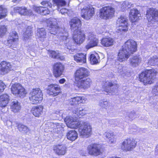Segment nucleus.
Here are the masks:
<instances>
[{
    "mask_svg": "<svg viewBox=\"0 0 158 158\" xmlns=\"http://www.w3.org/2000/svg\"><path fill=\"white\" fill-rule=\"evenodd\" d=\"M88 153L90 155L98 156L103 152L102 145L98 144H93L89 146L87 148Z\"/></svg>",
    "mask_w": 158,
    "mask_h": 158,
    "instance_id": "7",
    "label": "nucleus"
},
{
    "mask_svg": "<svg viewBox=\"0 0 158 158\" xmlns=\"http://www.w3.org/2000/svg\"><path fill=\"white\" fill-rule=\"evenodd\" d=\"M68 127L71 128H79V132L83 137L87 138L91 135L92 128L90 123L82 121H77L72 117H66L64 120Z\"/></svg>",
    "mask_w": 158,
    "mask_h": 158,
    "instance_id": "1",
    "label": "nucleus"
},
{
    "mask_svg": "<svg viewBox=\"0 0 158 158\" xmlns=\"http://www.w3.org/2000/svg\"><path fill=\"white\" fill-rule=\"evenodd\" d=\"M6 87V85L2 81L0 80V92H3Z\"/></svg>",
    "mask_w": 158,
    "mask_h": 158,
    "instance_id": "53",
    "label": "nucleus"
},
{
    "mask_svg": "<svg viewBox=\"0 0 158 158\" xmlns=\"http://www.w3.org/2000/svg\"><path fill=\"white\" fill-rule=\"evenodd\" d=\"M60 41H65L67 42V41L68 39V33L63 30V32H60L56 35Z\"/></svg>",
    "mask_w": 158,
    "mask_h": 158,
    "instance_id": "39",
    "label": "nucleus"
},
{
    "mask_svg": "<svg viewBox=\"0 0 158 158\" xmlns=\"http://www.w3.org/2000/svg\"><path fill=\"white\" fill-rule=\"evenodd\" d=\"M103 135L106 138L109 139L110 138L113 137V136L114 135L113 132H112L111 131H110L105 132L104 134Z\"/></svg>",
    "mask_w": 158,
    "mask_h": 158,
    "instance_id": "50",
    "label": "nucleus"
},
{
    "mask_svg": "<svg viewBox=\"0 0 158 158\" xmlns=\"http://www.w3.org/2000/svg\"><path fill=\"white\" fill-rule=\"evenodd\" d=\"M34 9L37 12L42 15H45L50 13V11L48 8L45 7L35 6L34 7Z\"/></svg>",
    "mask_w": 158,
    "mask_h": 158,
    "instance_id": "32",
    "label": "nucleus"
},
{
    "mask_svg": "<svg viewBox=\"0 0 158 158\" xmlns=\"http://www.w3.org/2000/svg\"><path fill=\"white\" fill-rule=\"evenodd\" d=\"M137 142L134 140L127 139L124 141L121 146L122 150L126 151L133 149L136 146Z\"/></svg>",
    "mask_w": 158,
    "mask_h": 158,
    "instance_id": "9",
    "label": "nucleus"
},
{
    "mask_svg": "<svg viewBox=\"0 0 158 158\" xmlns=\"http://www.w3.org/2000/svg\"><path fill=\"white\" fill-rule=\"evenodd\" d=\"M123 47L122 49L120 50L118 54V60L120 62H122L127 60L131 54Z\"/></svg>",
    "mask_w": 158,
    "mask_h": 158,
    "instance_id": "23",
    "label": "nucleus"
},
{
    "mask_svg": "<svg viewBox=\"0 0 158 158\" xmlns=\"http://www.w3.org/2000/svg\"><path fill=\"white\" fill-rule=\"evenodd\" d=\"M7 10L2 7L0 6V19L4 18L6 16Z\"/></svg>",
    "mask_w": 158,
    "mask_h": 158,
    "instance_id": "47",
    "label": "nucleus"
},
{
    "mask_svg": "<svg viewBox=\"0 0 158 158\" xmlns=\"http://www.w3.org/2000/svg\"><path fill=\"white\" fill-rule=\"evenodd\" d=\"M48 27H49L50 33L51 34L56 35L59 28L56 20L54 19H50L47 20Z\"/></svg>",
    "mask_w": 158,
    "mask_h": 158,
    "instance_id": "13",
    "label": "nucleus"
},
{
    "mask_svg": "<svg viewBox=\"0 0 158 158\" xmlns=\"http://www.w3.org/2000/svg\"><path fill=\"white\" fill-rule=\"evenodd\" d=\"M104 84V85H103V86L104 89V91L108 94L114 92L118 88L116 85L113 84L112 83L109 81H106Z\"/></svg>",
    "mask_w": 158,
    "mask_h": 158,
    "instance_id": "21",
    "label": "nucleus"
},
{
    "mask_svg": "<svg viewBox=\"0 0 158 158\" xmlns=\"http://www.w3.org/2000/svg\"><path fill=\"white\" fill-rule=\"evenodd\" d=\"M114 40L110 38H105L101 40V44L106 47L112 46L113 44Z\"/></svg>",
    "mask_w": 158,
    "mask_h": 158,
    "instance_id": "35",
    "label": "nucleus"
},
{
    "mask_svg": "<svg viewBox=\"0 0 158 158\" xmlns=\"http://www.w3.org/2000/svg\"><path fill=\"white\" fill-rule=\"evenodd\" d=\"M18 130L22 133L27 134L30 131L27 126L21 123H19L17 126Z\"/></svg>",
    "mask_w": 158,
    "mask_h": 158,
    "instance_id": "40",
    "label": "nucleus"
},
{
    "mask_svg": "<svg viewBox=\"0 0 158 158\" xmlns=\"http://www.w3.org/2000/svg\"><path fill=\"white\" fill-rule=\"evenodd\" d=\"M54 5L57 6L58 10L65 6L66 2L64 0H53Z\"/></svg>",
    "mask_w": 158,
    "mask_h": 158,
    "instance_id": "41",
    "label": "nucleus"
},
{
    "mask_svg": "<svg viewBox=\"0 0 158 158\" xmlns=\"http://www.w3.org/2000/svg\"><path fill=\"white\" fill-rule=\"evenodd\" d=\"M90 61L92 64H96L98 62V56L94 54H92L90 56Z\"/></svg>",
    "mask_w": 158,
    "mask_h": 158,
    "instance_id": "48",
    "label": "nucleus"
},
{
    "mask_svg": "<svg viewBox=\"0 0 158 158\" xmlns=\"http://www.w3.org/2000/svg\"><path fill=\"white\" fill-rule=\"evenodd\" d=\"M86 54L82 53H77L74 56V60L77 63L83 64L86 61Z\"/></svg>",
    "mask_w": 158,
    "mask_h": 158,
    "instance_id": "28",
    "label": "nucleus"
},
{
    "mask_svg": "<svg viewBox=\"0 0 158 158\" xmlns=\"http://www.w3.org/2000/svg\"><path fill=\"white\" fill-rule=\"evenodd\" d=\"M123 47L131 54L136 51L137 45L135 41L132 40H129L125 43Z\"/></svg>",
    "mask_w": 158,
    "mask_h": 158,
    "instance_id": "11",
    "label": "nucleus"
},
{
    "mask_svg": "<svg viewBox=\"0 0 158 158\" xmlns=\"http://www.w3.org/2000/svg\"><path fill=\"white\" fill-rule=\"evenodd\" d=\"M114 12V9L111 6H105L100 10L99 16L101 18L109 19L113 17Z\"/></svg>",
    "mask_w": 158,
    "mask_h": 158,
    "instance_id": "6",
    "label": "nucleus"
},
{
    "mask_svg": "<svg viewBox=\"0 0 158 158\" xmlns=\"http://www.w3.org/2000/svg\"><path fill=\"white\" fill-rule=\"evenodd\" d=\"M11 68L10 64L6 61H2L0 64V74L4 75L7 73Z\"/></svg>",
    "mask_w": 158,
    "mask_h": 158,
    "instance_id": "22",
    "label": "nucleus"
},
{
    "mask_svg": "<svg viewBox=\"0 0 158 158\" xmlns=\"http://www.w3.org/2000/svg\"><path fill=\"white\" fill-rule=\"evenodd\" d=\"M43 106H40L33 107L32 108L31 111L34 116L39 117L43 113Z\"/></svg>",
    "mask_w": 158,
    "mask_h": 158,
    "instance_id": "31",
    "label": "nucleus"
},
{
    "mask_svg": "<svg viewBox=\"0 0 158 158\" xmlns=\"http://www.w3.org/2000/svg\"><path fill=\"white\" fill-rule=\"evenodd\" d=\"M121 8H122V10H124V9L126 8V7H127V6H126V5H123V2L121 4Z\"/></svg>",
    "mask_w": 158,
    "mask_h": 158,
    "instance_id": "61",
    "label": "nucleus"
},
{
    "mask_svg": "<svg viewBox=\"0 0 158 158\" xmlns=\"http://www.w3.org/2000/svg\"><path fill=\"white\" fill-rule=\"evenodd\" d=\"M18 40V36L16 32L10 33L7 40V46L10 48H15L17 45Z\"/></svg>",
    "mask_w": 158,
    "mask_h": 158,
    "instance_id": "15",
    "label": "nucleus"
},
{
    "mask_svg": "<svg viewBox=\"0 0 158 158\" xmlns=\"http://www.w3.org/2000/svg\"><path fill=\"white\" fill-rule=\"evenodd\" d=\"M78 98H80V100H79V103H84L85 102V101L86 100V98L84 97H77Z\"/></svg>",
    "mask_w": 158,
    "mask_h": 158,
    "instance_id": "55",
    "label": "nucleus"
},
{
    "mask_svg": "<svg viewBox=\"0 0 158 158\" xmlns=\"http://www.w3.org/2000/svg\"><path fill=\"white\" fill-rule=\"evenodd\" d=\"M76 86L81 89H87L89 88L92 83V81L89 77L81 79L75 82Z\"/></svg>",
    "mask_w": 158,
    "mask_h": 158,
    "instance_id": "12",
    "label": "nucleus"
},
{
    "mask_svg": "<svg viewBox=\"0 0 158 158\" xmlns=\"http://www.w3.org/2000/svg\"><path fill=\"white\" fill-rule=\"evenodd\" d=\"M43 94L39 88L33 89L29 94L30 102L33 104H37L41 102L43 99Z\"/></svg>",
    "mask_w": 158,
    "mask_h": 158,
    "instance_id": "3",
    "label": "nucleus"
},
{
    "mask_svg": "<svg viewBox=\"0 0 158 158\" xmlns=\"http://www.w3.org/2000/svg\"><path fill=\"white\" fill-rule=\"evenodd\" d=\"M14 11L21 15L30 16L32 14L31 10H27L25 7H16L14 8Z\"/></svg>",
    "mask_w": 158,
    "mask_h": 158,
    "instance_id": "24",
    "label": "nucleus"
},
{
    "mask_svg": "<svg viewBox=\"0 0 158 158\" xmlns=\"http://www.w3.org/2000/svg\"><path fill=\"white\" fill-rule=\"evenodd\" d=\"M85 38V35L83 31L78 30L76 33H73V39L77 44H80L83 42Z\"/></svg>",
    "mask_w": 158,
    "mask_h": 158,
    "instance_id": "17",
    "label": "nucleus"
},
{
    "mask_svg": "<svg viewBox=\"0 0 158 158\" xmlns=\"http://www.w3.org/2000/svg\"><path fill=\"white\" fill-rule=\"evenodd\" d=\"M49 55L52 58L59 59L60 60H63L64 59L63 56H61L58 51L56 52L53 51H49Z\"/></svg>",
    "mask_w": 158,
    "mask_h": 158,
    "instance_id": "42",
    "label": "nucleus"
},
{
    "mask_svg": "<svg viewBox=\"0 0 158 158\" xmlns=\"http://www.w3.org/2000/svg\"><path fill=\"white\" fill-rule=\"evenodd\" d=\"M37 35L38 38L41 41H44L46 37L45 30L43 28H39L37 30Z\"/></svg>",
    "mask_w": 158,
    "mask_h": 158,
    "instance_id": "34",
    "label": "nucleus"
},
{
    "mask_svg": "<svg viewBox=\"0 0 158 158\" xmlns=\"http://www.w3.org/2000/svg\"><path fill=\"white\" fill-rule=\"evenodd\" d=\"M135 114L134 112H131L129 114V117L132 118L135 117Z\"/></svg>",
    "mask_w": 158,
    "mask_h": 158,
    "instance_id": "58",
    "label": "nucleus"
},
{
    "mask_svg": "<svg viewBox=\"0 0 158 158\" xmlns=\"http://www.w3.org/2000/svg\"><path fill=\"white\" fill-rule=\"evenodd\" d=\"M65 81L66 80L62 78L59 80V82L60 83L62 84L64 83L65 82Z\"/></svg>",
    "mask_w": 158,
    "mask_h": 158,
    "instance_id": "60",
    "label": "nucleus"
},
{
    "mask_svg": "<svg viewBox=\"0 0 158 158\" xmlns=\"http://www.w3.org/2000/svg\"><path fill=\"white\" fill-rule=\"evenodd\" d=\"M152 92L155 95H158V82L152 89Z\"/></svg>",
    "mask_w": 158,
    "mask_h": 158,
    "instance_id": "52",
    "label": "nucleus"
},
{
    "mask_svg": "<svg viewBox=\"0 0 158 158\" xmlns=\"http://www.w3.org/2000/svg\"><path fill=\"white\" fill-rule=\"evenodd\" d=\"M41 4H42V5L43 6L45 5L46 6H47V5H49V3L48 2H47V1H43L41 3Z\"/></svg>",
    "mask_w": 158,
    "mask_h": 158,
    "instance_id": "59",
    "label": "nucleus"
},
{
    "mask_svg": "<svg viewBox=\"0 0 158 158\" xmlns=\"http://www.w3.org/2000/svg\"><path fill=\"white\" fill-rule=\"evenodd\" d=\"M67 137L68 139L73 141L77 139L78 137V134L75 131L71 130L67 133Z\"/></svg>",
    "mask_w": 158,
    "mask_h": 158,
    "instance_id": "38",
    "label": "nucleus"
},
{
    "mask_svg": "<svg viewBox=\"0 0 158 158\" xmlns=\"http://www.w3.org/2000/svg\"><path fill=\"white\" fill-rule=\"evenodd\" d=\"M80 98H78L77 97L71 98L69 100V103L71 105L77 106L79 103V100Z\"/></svg>",
    "mask_w": 158,
    "mask_h": 158,
    "instance_id": "45",
    "label": "nucleus"
},
{
    "mask_svg": "<svg viewBox=\"0 0 158 158\" xmlns=\"http://www.w3.org/2000/svg\"><path fill=\"white\" fill-rule=\"evenodd\" d=\"M146 17L149 22L153 23L158 22V10L151 8L147 11Z\"/></svg>",
    "mask_w": 158,
    "mask_h": 158,
    "instance_id": "8",
    "label": "nucleus"
},
{
    "mask_svg": "<svg viewBox=\"0 0 158 158\" xmlns=\"http://www.w3.org/2000/svg\"><path fill=\"white\" fill-rule=\"evenodd\" d=\"M60 87L57 85L51 84L48 86L47 92L50 95L56 96L60 93Z\"/></svg>",
    "mask_w": 158,
    "mask_h": 158,
    "instance_id": "20",
    "label": "nucleus"
},
{
    "mask_svg": "<svg viewBox=\"0 0 158 158\" xmlns=\"http://www.w3.org/2000/svg\"><path fill=\"white\" fill-rule=\"evenodd\" d=\"M12 93L17 97L23 98L27 94L25 89L19 83L13 84L11 88Z\"/></svg>",
    "mask_w": 158,
    "mask_h": 158,
    "instance_id": "4",
    "label": "nucleus"
},
{
    "mask_svg": "<svg viewBox=\"0 0 158 158\" xmlns=\"http://www.w3.org/2000/svg\"><path fill=\"white\" fill-rule=\"evenodd\" d=\"M94 14V9L92 6H85L81 9V16L86 20L90 19Z\"/></svg>",
    "mask_w": 158,
    "mask_h": 158,
    "instance_id": "5",
    "label": "nucleus"
},
{
    "mask_svg": "<svg viewBox=\"0 0 158 158\" xmlns=\"http://www.w3.org/2000/svg\"><path fill=\"white\" fill-rule=\"evenodd\" d=\"M20 0H13V2H19Z\"/></svg>",
    "mask_w": 158,
    "mask_h": 158,
    "instance_id": "62",
    "label": "nucleus"
},
{
    "mask_svg": "<svg viewBox=\"0 0 158 158\" xmlns=\"http://www.w3.org/2000/svg\"><path fill=\"white\" fill-rule=\"evenodd\" d=\"M10 101L9 96L7 94H4L0 96V106L5 107L8 103Z\"/></svg>",
    "mask_w": 158,
    "mask_h": 158,
    "instance_id": "29",
    "label": "nucleus"
},
{
    "mask_svg": "<svg viewBox=\"0 0 158 158\" xmlns=\"http://www.w3.org/2000/svg\"><path fill=\"white\" fill-rule=\"evenodd\" d=\"M148 64L151 66L158 65V57L154 56L149 59Z\"/></svg>",
    "mask_w": 158,
    "mask_h": 158,
    "instance_id": "43",
    "label": "nucleus"
},
{
    "mask_svg": "<svg viewBox=\"0 0 158 158\" xmlns=\"http://www.w3.org/2000/svg\"><path fill=\"white\" fill-rule=\"evenodd\" d=\"M129 18L132 22L137 21L140 17V12L136 9H131L129 13Z\"/></svg>",
    "mask_w": 158,
    "mask_h": 158,
    "instance_id": "25",
    "label": "nucleus"
},
{
    "mask_svg": "<svg viewBox=\"0 0 158 158\" xmlns=\"http://www.w3.org/2000/svg\"><path fill=\"white\" fill-rule=\"evenodd\" d=\"M73 112L74 114H76L77 116H75L74 118H76L77 120V118L78 115H81L82 116L84 115L86 113V110L83 109L82 107H77L75 110H73ZM72 117L73 118H74L72 117Z\"/></svg>",
    "mask_w": 158,
    "mask_h": 158,
    "instance_id": "33",
    "label": "nucleus"
},
{
    "mask_svg": "<svg viewBox=\"0 0 158 158\" xmlns=\"http://www.w3.org/2000/svg\"><path fill=\"white\" fill-rule=\"evenodd\" d=\"M123 4L126 5V6L128 8H129L132 5V4L130 2L127 1L123 2Z\"/></svg>",
    "mask_w": 158,
    "mask_h": 158,
    "instance_id": "56",
    "label": "nucleus"
},
{
    "mask_svg": "<svg viewBox=\"0 0 158 158\" xmlns=\"http://www.w3.org/2000/svg\"><path fill=\"white\" fill-rule=\"evenodd\" d=\"M62 14H64L67 12L68 10L66 9L63 8V7L61 8L60 10H59Z\"/></svg>",
    "mask_w": 158,
    "mask_h": 158,
    "instance_id": "57",
    "label": "nucleus"
},
{
    "mask_svg": "<svg viewBox=\"0 0 158 158\" xmlns=\"http://www.w3.org/2000/svg\"><path fill=\"white\" fill-rule=\"evenodd\" d=\"M66 45L65 46V48L69 50V52L70 54H72V52L74 51V50L73 48V47L69 45V44H67L66 42L65 43Z\"/></svg>",
    "mask_w": 158,
    "mask_h": 158,
    "instance_id": "51",
    "label": "nucleus"
},
{
    "mask_svg": "<svg viewBox=\"0 0 158 158\" xmlns=\"http://www.w3.org/2000/svg\"><path fill=\"white\" fill-rule=\"evenodd\" d=\"M89 74L86 69L84 68H80L76 71L75 73V82L87 77Z\"/></svg>",
    "mask_w": 158,
    "mask_h": 158,
    "instance_id": "16",
    "label": "nucleus"
},
{
    "mask_svg": "<svg viewBox=\"0 0 158 158\" xmlns=\"http://www.w3.org/2000/svg\"><path fill=\"white\" fill-rule=\"evenodd\" d=\"M52 128H53V131L55 133H59L63 128V125L62 123H51Z\"/></svg>",
    "mask_w": 158,
    "mask_h": 158,
    "instance_id": "36",
    "label": "nucleus"
},
{
    "mask_svg": "<svg viewBox=\"0 0 158 158\" xmlns=\"http://www.w3.org/2000/svg\"><path fill=\"white\" fill-rule=\"evenodd\" d=\"M7 31V28L5 25L0 26V37L4 35Z\"/></svg>",
    "mask_w": 158,
    "mask_h": 158,
    "instance_id": "49",
    "label": "nucleus"
},
{
    "mask_svg": "<svg viewBox=\"0 0 158 158\" xmlns=\"http://www.w3.org/2000/svg\"><path fill=\"white\" fill-rule=\"evenodd\" d=\"M10 106L11 111L14 113L19 112L21 108L20 103L16 99L11 100Z\"/></svg>",
    "mask_w": 158,
    "mask_h": 158,
    "instance_id": "26",
    "label": "nucleus"
},
{
    "mask_svg": "<svg viewBox=\"0 0 158 158\" xmlns=\"http://www.w3.org/2000/svg\"><path fill=\"white\" fill-rule=\"evenodd\" d=\"M63 65L60 63H56L53 67V73L56 77L60 76L62 74L64 70Z\"/></svg>",
    "mask_w": 158,
    "mask_h": 158,
    "instance_id": "19",
    "label": "nucleus"
},
{
    "mask_svg": "<svg viewBox=\"0 0 158 158\" xmlns=\"http://www.w3.org/2000/svg\"><path fill=\"white\" fill-rule=\"evenodd\" d=\"M127 20L126 16H122L118 18L117 20V24L118 26H119L118 30L120 31H127L128 28Z\"/></svg>",
    "mask_w": 158,
    "mask_h": 158,
    "instance_id": "14",
    "label": "nucleus"
},
{
    "mask_svg": "<svg viewBox=\"0 0 158 158\" xmlns=\"http://www.w3.org/2000/svg\"><path fill=\"white\" fill-rule=\"evenodd\" d=\"M99 104L100 106L105 108L108 110H110L112 107L110 103H108L107 101L104 100L100 101Z\"/></svg>",
    "mask_w": 158,
    "mask_h": 158,
    "instance_id": "44",
    "label": "nucleus"
},
{
    "mask_svg": "<svg viewBox=\"0 0 158 158\" xmlns=\"http://www.w3.org/2000/svg\"><path fill=\"white\" fill-rule=\"evenodd\" d=\"M87 37V43L85 47L86 49H88L97 45L98 40L93 34L89 33Z\"/></svg>",
    "mask_w": 158,
    "mask_h": 158,
    "instance_id": "18",
    "label": "nucleus"
},
{
    "mask_svg": "<svg viewBox=\"0 0 158 158\" xmlns=\"http://www.w3.org/2000/svg\"><path fill=\"white\" fill-rule=\"evenodd\" d=\"M157 71L153 69L147 70L142 72L139 76V80L145 84H151L155 78Z\"/></svg>",
    "mask_w": 158,
    "mask_h": 158,
    "instance_id": "2",
    "label": "nucleus"
},
{
    "mask_svg": "<svg viewBox=\"0 0 158 158\" xmlns=\"http://www.w3.org/2000/svg\"><path fill=\"white\" fill-rule=\"evenodd\" d=\"M109 142L110 143H115L116 142V137L115 135H114L113 137L110 138Z\"/></svg>",
    "mask_w": 158,
    "mask_h": 158,
    "instance_id": "54",
    "label": "nucleus"
},
{
    "mask_svg": "<svg viewBox=\"0 0 158 158\" xmlns=\"http://www.w3.org/2000/svg\"><path fill=\"white\" fill-rule=\"evenodd\" d=\"M66 148L63 144H58L54 147V152L59 155H64L66 151Z\"/></svg>",
    "mask_w": 158,
    "mask_h": 158,
    "instance_id": "27",
    "label": "nucleus"
},
{
    "mask_svg": "<svg viewBox=\"0 0 158 158\" xmlns=\"http://www.w3.org/2000/svg\"><path fill=\"white\" fill-rule=\"evenodd\" d=\"M129 60L130 65L132 67H135L140 63L142 59L139 56H136L130 58Z\"/></svg>",
    "mask_w": 158,
    "mask_h": 158,
    "instance_id": "30",
    "label": "nucleus"
},
{
    "mask_svg": "<svg viewBox=\"0 0 158 158\" xmlns=\"http://www.w3.org/2000/svg\"><path fill=\"white\" fill-rule=\"evenodd\" d=\"M115 65L114 69L115 72L119 73H121L123 71V66L118 63L117 62Z\"/></svg>",
    "mask_w": 158,
    "mask_h": 158,
    "instance_id": "46",
    "label": "nucleus"
},
{
    "mask_svg": "<svg viewBox=\"0 0 158 158\" xmlns=\"http://www.w3.org/2000/svg\"><path fill=\"white\" fill-rule=\"evenodd\" d=\"M70 28L73 33H76L78 30H80L81 25L80 20L77 17L71 19L69 22Z\"/></svg>",
    "mask_w": 158,
    "mask_h": 158,
    "instance_id": "10",
    "label": "nucleus"
},
{
    "mask_svg": "<svg viewBox=\"0 0 158 158\" xmlns=\"http://www.w3.org/2000/svg\"><path fill=\"white\" fill-rule=\"evenodd\" d=\"M23 38L24 40H26L31 35V27L30 26H28L23 29Z\"/></svg>",
    "mask_w": 158,
    "mask_h": 158,
    "instance_id": "37",
    "label": "nucleus"
}]
</instances>
